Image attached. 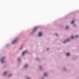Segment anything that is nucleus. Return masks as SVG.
Instances as JSON below:
<instances>
[{
    "label": "nucleus",
    "mask_w": 79,
    "mask_h": 79,
    "mask_svg": "<svg viewBox=\"0 0 79 79\" xmlns=\"http://www.w3.org/2000/svg\"><path fill=\"white\" fill-rule=\"evenodd\" d=\"M73 38H74V37H73V36H72L71 37V39H73Z\"/></svg>",
    "instance_id": "nucleus-13"
},
{
    "label": "nucleus",
    "mask_w": 79,
    "mask_h": 79,
    "mask_svg": "<svg viewBox=\"0 0 79 79\" xmlns=\"http://www.w3.org/2000/svg\"><path fill=\"white\" fill-rule=\"evenodd\" d=\"M37 28H38V27H35L34 28V29L33 30V31H36V30H37Z\"/></svg>",
    "instance_id": "nucleus-5"
},
{
    "label": "nucleus",
    "mask_w": 79,
    "mask_h": 79,
    "mask_svg": "<svg viewBox=\"0 0 79 79\" xmlns=\"http://www.w3.org/2000/svg\"><path fill=\"white\" fill-rule=\"evenodd\" d=\"M18 60H19V58H18Z\"/></svg>",
    "instance_id": "nucleus-18"
},
{
    "label": "nucleus",
    "mask_w": 79,
    "mask_h": 79,
    "mask_svg": "<svg viewBox=\"0 0 79 79\" xmlns=\"http://www.w3.org/2000/svg\"><path fill=\"white\" fill-rule=\"evenodd\" d=\"M17 41L18 39H16L14 41H13L12 43V44H14L16 42H17Z\"/></svg>",
    "instance_id": "nucleus-1"
},
{
    "label": "nucleus",
    "mask_w": 79,
    "mask_h": 79,
    "mask_svg": "<svg viewBox=\"0 0 79 79\" xmlns=\"http://www.w3.org/2000/svg\"><path fill=\"white\" fill-rule=\"evenodd\" d=\"M69 40L67 39L66 40H65L64 41V43H65L66 42H69Z\"/></svg>",
    "instance_id": "nucleus-4"
},
{
    "label": "nucleus",
    "mask_w": 79,
    "mask_h": 79,
    "mask_svg": "<svg viewBox=\"0 0 79 79\" xmlns=\"http://www.w3.org/2000/svg\"><path fill=\"white\" fill-rule=\"evenodd\" d=\"M11 76V75H10L9 76V77H10V76Z\"/></svg>",
    "instance_id": "nucleus-15"
},
{
    "label": "nucleus",
    "mask_w": 79,
    "mask_h": 79,
    "mask_svg": "<svg viewBox=\"0 0 79 79\" xmlns=\"http://www.w3.org/2000/svg\"><path fill=\"white\" fill-rule=\"evenodd\" d=\"M40 68H41V67H40Z\"/></svg>",
    "instance_id": "nucleus-20"
},
{
    "label": "nucleus",
    "mask_w": 79,
    "mask_h": 79,
    "mask_svg": "<svg viewBox=\"0 0 79 79\" xmlns=\"http://www.w3.org/2000/svg\"><path fill=\"white\" fill-rule=\"evenodd\" d=\"M73 26H75V25H74Z\"/></svg>",
    "instance_id": "nucleus-21"
},
{
    "label": "nucleus",
    "mask_w": 79,
    "mask_h": 79,
    "mask_svg": "<svg viewBox=\"0 0 79 79\" xmlns=\"http://www.w3.org/2000/svg\"><path fill=\"white\" fill-rule=\"evenodd\" d=\"M26 52H27V51H25L24 52H23L22 53V55H24V53H26Z\"/></svg>",
    "instance_id": "nucleus-6"
},
{
    "label": "nucleus",
    "mask_w": 79,
    "mask_h": 79,
    "mask_svg": "<svg viewBox=\"0 0 79 79\" xmlns=\"http://www.w3.org/2000/svg\"><path fill=\"white\" fill-rule=\"evenodd\" d=\"M68 28V27H66V29H67Z\"/></svg>",
    "instance_id": "nucleus-12"
},
{
    "label": "nucleus",
    "mask_w": 79,
    "mask_h": 79,
    "mask_svg": "<svg viewBox=\"0 0 79 79\" xmlns=\"http://www.w3.org/2000/svg\"><path fill=\"white\" fill-rule=\"evenodd\" d=\"M27 65H25V68H27Z\"/></svg>",
    "instance_id": "nucleus-11"
},
{
    "label": "nucleus",
    "mask_w": 79,
    "mask_h": 79,
    "mask_svg": "<svg viewBox=\"0 0 79 79\" xmlns=\"http://www.w3.org/2000/svg\"><path fill=\"white\" fill-rule=\"evenodd\" d=\"M78 37V35H76V36H75V37Z\"/></svg>",
    "instance_id": "nucleus-14"
},
{
    "label": "nucleus",
    "mask_w": 79,
    "mask_h": 79,
    "mask_svg": "<svg viewBox=\"0 0 79 79\" xmlns=\"http://www.w3.org/2000/svg\"><path fill=\"white\" fill-rule=\"evenodd\" d=\"M42 35V32H39V36L40 37V36H41V35Z\"/></svg>",
    "instance_id": "nucleus-3"
},
{
    "label": "nucleus",
    "mask_w": 79,
    "mask_h": 79,
    "mask_svg": "<svg viewBox=\"0 0 79 79\" xmlns=\"http://www.w3.org/2000/svg\"><path fill=\"white\" fill-rule=\"evenodd\" d=\"M49 50L48 48H47V50Z\"/></svg>",
    "instance_id": "nucleus-16"
},
{
    "label": "nucleus",
    "mask_w": 79,
    "mask_h": 79,
    "mask_svg": "<svg viewBox=\"0 0 79 79\" xmlns=\"http://www.w3.org/2000/svg\"><path fill=\"white\" fill-rule=\"evenodd\" d=\"M67 56H69V53H68L66 54Z\"/></svg>",
    "instance_id": "nucleus-7"
},
{
    "label": "nucleus",
    "mask_w": 79,
    "mask_h": 79,
    "mask_svg": "<svg viewBox=\"0 0 79 79\" xmlns=\"http://www.w3.org/2000/svg\"><path fill=\"white\" fill-rule=\"evenodd\" d=\"M7 72H5L4 73H3V74L4 75H5V74H6Z\"/></svg>",
    "instance_id": "nucleus-10"
},
{
    "label": "nucleus",
    "mask_w": 79,
    "mask_h": 79,
    "mask_svg": "<svg viewBox=\"0 0 79 79\" xmlns=\"http://www.w3.org/2000/svg\"><path fill=\"white\" fill-rule=\"evenodd\" d=\"M27 79H30V78H28Z\"/></svg>",
    "instance_id": "nucleus-19"
},
{
    "label": "nucleus",
    "mask_w": 79,
    "mask_h": 79,
    "mask_svg": "<svg viewBox=\"0 0 79 79\" xmlns=\"http://www.w3.org/2000/svg\"><path fill=\"white\" fill-rule=\"evenodd\" d=\"M4 59H5V57H3L1 59V62L2 63H3V61H4Z\"/></svg>",
    "instance_id": "nucleus-2"
},
{
    "label": "nucleus",
    "mask_w": 79,
    "mask_h": 79,
    "mask_svg": "<svg viewBox=\"0 0 79 79\" xmlns=\"http://www.w3.org/2000/svg\"><path fill=\"white\" fill-rule=\"evenodd\" d=\"M74 23V20H73V21L71 22V24H73Z\"/></svg>",
    "instance_id": "nucleus-8"
},
{
    "label": "nucleus",
    "mask_w": 79,
    "mask_h": 79,
    "mask_svg": "<svg viewBox=\"0 0 79 79\" xmlns=\"http://www.w3.org/2000/svg\"><path fill=\"white\" fill-rule=\"evenodd\" d=\"M58 35V34H57L56 33V34H55V35Z\"/></svg>",
    "instance_id": "nucleus-17"
},
{
    "label": "nucleus",
    "mask_w": 79,
    "mask_h": 79,
    "mask_svg": "<svg viewBox=\"0 0 79 79\" xmlns=\"http://www.w3.org/2000/svg\"><path fill=\"white\" fill-rule=\"evenodd\" d=\"M47 74L46 73H45L44 74V76H47Z\"/></svg>",
    "instance_id": "nucleus-9"
}]
</instances>
